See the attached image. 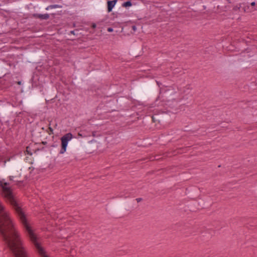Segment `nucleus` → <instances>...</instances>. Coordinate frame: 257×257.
I'll use <instances>...</instances> for the list:
<instances>
[{"instance_id":"1","label":"nucleus","mask_w":257,"mask_h":257,"mask_svg":"<svg viewBox=\"0 0 257 257\" xmlns=\"http://www.w3.org/2000/svg\"><path fill=\"white\" fill-rule=\"evenodd\" d=\"M0 234L15 257H28L20 235L9 212L0 203Z\"/></svg>"},{"instance_id":"2","label":"nucleus","mask_w":257,"mask_h":257,"mask_svg":"<svg viewBox=\"0 0 257 257\" xmlns=\"http://www.w3.org/2000/svg\"><path fill=\"white\" fill-rule=\"evenodd\" d=\"M73 136L71 133H67L61 137V149L60 151V154H64L66 152L68 142H70Z\"/></svg>"},{"instance_id":"3","label":"nucleus","mask_w":257,"mask_h":257,"mask_svg":"<svg viewBox=\"0 0 257 257\" xmlns=\"http://www.w3.org/2000/svg\"><path fill=\"white\" fill-rule=\"evenodd\" d=\"M31 241L34 244L35 246L41 257H48L45 253L43 248L41 246L38 242L37 238H30Z\"/></svg>"},{"instance_id":"4","label":"nucleus","mask_w":257,"mask_h":257,"mask_svg":"<svg viewBox=\"0 0 257 257\" xmlns=\"http://www.w3.org/2000/svg\"><path fill=\"white\" fill-rule=\"evenodd\" d=\"M116 3V1H108L107 2V10L109 12H111L114 7L115 4Z\"/></svg>"},{"instance_id":"5","label":"nucleus","mask_w":257,"mask_h":257,"mask_svg":"<svg viewBox=\"0 0 257 257\" xmlns=\"http://www.w3.org/2000/svg\"><path fill=\"white\" fill-rule=\"evenodd\" d=\"M37 17L43 20H47L49 18V16L47 14H37Z\"/></svg>"},{"instance_id":"6","label":"nucleus","mask_w":257,"mask_h":257,"mask_svg":"<svg viewBox=\"0 0 257 257\" xmlns=\"http://www.w3.org/2000/svg\"><path fill=\"white\" fill-rule=\"evenodd\" d=\"M248 9H249V7L248 6H246V8H244V11L245 12H250L251 11H254V10H257V4L256 5V7L253 10H251L250 11L249 10H248Z\"/></svg>"},{"instance_id":"7","label":"nucleus","mask_w":257,"mask_h":257,"mask_svg":"<svg viewBox=\"0 0 257 257\" xmlns=\"http://www.w3.org/2000/svg\"><path fill=\"white\" fill-rule=\"evenodd\" d=\"M131 5H132V4H131V3L130 2H125V3H124L123 4V6L124 7H126L131 6Z\"/></svg>"},{"instance_id":"8","label":"nucleus","mask_w":257,"mask_h":257,"mask_svg":"<svg viewBox=\"0 0 257 257\" xmlns=\"http://www.w3.org/2000/svg\"><path fill=\"white\" fill-rule=\"evenodd\" d=\"M53 129L51 127H49L48 128V133L49 135H51L53 134Z\"/></svg>"},{"instance_id":"9","label":"nucleus","mask_w":257,"mask_h":257,"mask_svg":"<svg viewBox=\"0 0 257 257\" xmlns=\"http://www.w3.org/2000/svg\"><path fill=\"white\" fill-rule=\"evenodd\" d=\"M55 8V6H49L47 8H46V10H49L50 9H52V8Z\"/></svg>"},{"instance_id":"10","label":"nucleus","mask_w":257,"mask_h":257,"mask_svg":"<svg viewBox=\"0 0 257 257\" xmlns=\"http://www.w3.org/2000/svg\"><path fill=\"white\" fill-rule=\"evenodd\" d=\"M107 31L109 32H111L113 31V29L111 28H108L107 29Z\"/></svg>"},{"instance_id":"11","label":"nucleus","mask_w":257,"mask_h":257,"mask_svg":"<svg viewBox=\"0 0 257 257\" xmlns=\"http://www.w3.org/2000/svg\"><path fill=\"white\" fill-rule=\"evenodd\" d=\"M78 136L79 137H81V138H82V137H84L85 136H83L82 134L79 133L78 134Z\"/></svg>"},{"instance_id":"12","label":"nucleus","mask_w":257,"mask_h":257,"mask_svg":"<svg viewBox=\"0 0 257 257\" xmlns=\"http://www.w3.org/2000/svg\"><path fill=\"white\" fill-rule=\"evenodd\" d=\"M251 6H256V4H255V2H252L251 4H250Z\"/></svg>"},{"instance_id":"13","label":"nucleus","mask_w":257,"mask_h":257,"mask_svg":"<svg viewBox=\"0 0 257 257\" xmlns=\"http://www.w3.org/2000/svg\"><path fill=\"white\" fill-rule=\"evenodd\" d=\"M141 200H142V199H141V198H139L136 199V200L137 201V202H139L141 201Z\"/></svg>"},{"instance_id":"14","label":"nucleus","mask_w":257,"mask_h":257,"mask_svg":"<svg viewBox=\"0 0 257 257\" xmlns=\"http://www.w3.org/2000/svg\"><path fill=\"white\" fill-rule=\"evenodd\" d=\"M92 27H93V28H95V27H96V25H95V24H93V25H92Z\"/></svg>"},{"instance_id":"15","label":"nucleus","mask_w":257,"mask_h":257,"mask_svg":"<svg viewBox=\"0 0 257 257\" xmlns=\"http://www.w3.org/2000/svg\"><path fill=\"white\" fill-rule=\"evenodd\" d=\"M10 178V180H12L13 179V176H11Z\"/></svg>"}]
</instances>
